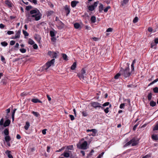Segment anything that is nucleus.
<instances>
[{
  "label": "nucleus",
  "instance_id": "obj_11",
  "mask_svg": "<svg viewBox=\"0 0 158 158\" xmlns=\"http://www.w3.org/2000/svg\"><path fill=\"white\" fill-rule=\"evenodd\" d=\"M30 12L31 15L40 13L39 11L37 9L31 10Z\"/></svg>",
  "mask_w": 158,
  "mask_h": 158
},
{
  "label": "nucleus",
  "instance_id": "obj_55",
  "mask_svg": "<svg viewBox=\"0 0 158 158\" xmlns=\"http://www.w3.org/2000/svg\"><path fill=\"white\" fill-rule=\"evenodd\" d=\"M110 104V103L109 102H106L105 103H104L102 105V106H107L109 105Z\"/></svg>",
  "mask_w": 158,
  "mask_h": 158
},
{
  "label": "nucleus",
  "instance_id": "obj_51",
  "mask_svg": "<svg viewBox=\"0 0 158 158\" xmlns=\"http://www.w3.org/2000/svg\"><path fill=\"white\" fill-rule=\"evenodd\" d=\"M153 130H158V123H157L153 128Z\"/></svg>",
  "mask_w": 158,
  "mask_h": 158
},
{
  "label": "nucleus",
  "instance_id": "obj_16",
  "mask_svg": "<svg viewBox=\"0 0 158 158\" xmlns=\"http://www.w3.org/2000/svg\"><path fill=\"white\" fill-rule=\"evenodd\" d=\"M21 33V30H18L16 33L15 35V38H19L20 37V35Z\"/></svg>",
  "mask_w": 158,
  "mask_h": 158
},
{
  "label": "nucleus",
  "instance_id": "obj_48",
  "mask_svg": "<svg viewBox=\"0 0 158 158\" xmlns=\"http://www.w3.org/2000/svg\"><path fill=\"white\" fill-rule=\"evenodd\" d=\"M158 81V78H157L156 80H154V81H153L150 84H149V86L151 85H152V84H154V83Z\"/></svg>",
  "mask_w": 158,
  "mask_h": 158
},
{
  "label": "nucleus",
  "instance_id": "obj_34",
  "mask_svg": "<svg viewBox=\"0 0 158 158\" xmlns=\"http://www.w3.org/2000/svg\"><path fill=\"white\" fill-rule=\"evenodd\" d=\"M32 113L37 117H38L40 115L39 114L36 112L33 111L32 112Z\"/></svg>",
  "mask_w": 158,
  "mask_h": 158
},
{
  "label": "nucleus",
  "instance_id": "obj_52",
  "mask_svg": "<svg viewBox=\"0 0 158 158\" xmlns=\"http://www.w3.org/2000/svg\"><path fill=\"white\" fill-rule=\"evenodd\" d=\"M153 91L155 93H158V88L157 87L153 89Z\"/></svg>",
  "mask_w": 158,
  "mask_h": 158
},
{
  "label": "nucleus",
  "instance_id": "obj_7",
  "mask_svg": "<svg viewBox=\"0 0 158 158\" xmlns=\"http://www.w3.org/2000/svg\"><path fill=\"white\" fill-rule=\"evenodd\" d=\"M5 4L7 5L9 7H12L13 6V4L11 1L9 0H6L5 2Z\"/></svg>",
  "mask_w": 158,
  "mask_h": 158
},
{
  "label": "nucleus",
  "instance_id": "obj_64",
  "mask_svg": "<svg viewBox=\"0 0 158 158\" xmlns=\"http://www.w3.org/2000/svg\"><path fill=\"white\" fill-rule=\"evenodd\" d=\"M15 43V41L14 40H12L10 42V44L11 45H14Z\"/></svg>",
  "mask_w": 158,
  "mask_h": 158
},
{
  "label": "nucleus",
  "instance_id": "obj_4",
  "mask_svg": "<svg viewBox=\"0 0 158 158\" xmlns=\"http://www.w3.org/2000/svg\"><path fill=\"white\" fill-rule=\"evenodd\" d=\"M41 15L40 13H38L32 15H31V17L35 18V21H38L39 20L41 17Z\"/></svg>",
  "mask_w": 158,
  "mask_h": 158
},
{
  "label": "nucleus",
  "instance_id": "obj_17",
  "mask_svg": "<svg viewBox=\"0 0 158 158\" xmlns=\"http://www.w3.org/2000/svg\"><path fill=\"white\" fill-rule=\"evenodd\" d=\"M31 14H30V13H28V14H26V16L27 18V20L29 21H31V20L30 17H31Z\"/></svg>",
  "mask_w": 158,
  "mask_h": 158
},
{
  "label": "nucleus",
  "instance_id": "obj_58",
  "mask_svg": "<svg viewBox=\"0 0 158 158\" xmlns=\"http://www.w3.org/2000/svg\"><path fill=\"white\" fill-rule=\"evenodd\" d=\"M110 8V6H108L107 7H106L104 9V11L105 12H107L108 9Z\"/></svg>",
  "mask_w": 158,
  "mask_h": 158
},
{
  "label": "nucleus",
  "instance_id": "obj_53",
  "mask_svg": "<svg viewBox=\"0 0 158 158\" xmlns=\"http://www.w3.org/2000/svg\"><path fill=\"white\" fill-rule=\"evenodd\" d=\"M4 120L3 118H2L0 121V125L2 126L3 125Z\"/></svg>",
  "mask_w": 158,
  "mask_h": 158
},
{
  "label": "nucleus",
  "instance_id": "obj_38",
  "mask_svg": "<svg viewBox=\"0 0 158 158\" xmlns=\"http://www.w3.org/2000/svg\"><path fill=\"white\" fill-rule=\"evenodd\" d=\"M121 73H118L114 77V78L116 79H118L119 77L121 76Z\"/></svg>",
  "mask_w": 158,
  "mask_h": 158
},
{
  "label": "nucleus",
  "instance_id": "obj_8",
  "mask_svg": "<svg viewBox=\"0 0 158 158\" xmlns=\"http://www.w3.org/2000/svg\"><path fill=\"white\" fill-rule=\"evenodd\" d=\"M131 140H133L132 142V146H136L138 143V140H136L135 138L132 139Z\"/></svg>",
  "mask_w": 158,
  "mask_h": 158
},
{
  "label": "nucleus",
  "instance_id": "obj_63",
  "mask_svg": "<svg viewBox=\"0 0 158 158\" xmlns=\"http://www.w3.org/2000/svg\"><path fill=\"white\" fill-rule=\"evenodd\" d=\"M51 40L53 42H55L56 40V39L55 37H52L51 38Z\"/></svg>",
  "mask_w": 158,
  "mask_h": 158
},
{
  "label": "nucleus",
  "instance_id": "obj_60",
  "mask_svg": "<svg viewBox=\"0 0 158 158\" xmlns=\"http://www.w3.org/2000/svg\"><path fill=\"white\" fill-rule=\"evenodd\" d=\"M69 117H70L71 120L72 121L74 119V116L73 115H69Z\"/></svg>",
  "mask_w": 158,
  "mask_h": 158
},
{
  "label": "nucleus",
  "instance_id": "obj_12",
  "mask_svg": "<svg viewBox=\"0 0 158 158\" xmlns=\"http://www.w3.org/2000/svg\"><path fill=\"white\" fill-rule=\"evenodd\" d=\"M10 121L9 119H7L5 121L3 126L4 127L8 126L10 124Z\"/></svg>",
  "mask_w": 158,
  "mask_h": 158
},
{
  "label": "nucleus",
  "instance_id": "obj_6",
  "mask_svg": "<svg viewBox=\"0 0 158 158\" xmlns=\"http://www.w3.org/2000/svg\"><path fill=\"white\" fill-rule=\"evenodd\" d=\"M87 142L86 141H84L81 145V148L82 149H87Z\"/></svg>",
  "mask_w": 158,
  "mask_h": 158
},
{
  "label": "nucleus",
  "instance_id": "obj_43",
  "mask_svg": "<svg viewBox=\"0 0 158 158\" xmlns=\"http://www.w3.org/2000/svg\"><path fill=\"white\" fill-rule=\"evenodd\" d=\"M138 20V18L137 17H135L133 19V22L134 23H137Z\"/></svg>",
  "mask_w": 158,
  "mask_h": 158
},
{
  "label": "nucleus",
  "instance_id": "obj_24",
  "mask_svg": "<svg viewBox=\"0 0 158 158\" xmlns=\"http://www.w3.org/2000/svg\"><path fill=\"white\" fill-rule=\"evenodd\" d=\"M61 155H63L64 157H68L70 156L69 153L67 152H64Z\"/></svg>",
  "mask_w": 158,
  "mask_h": 158
},
{
  "label": "nucleus",
  "instance_id": "obj_46",
  "mask_svg": "<svg viewBox=\"0 0 158 158\" xmlns=\"http://www.w3.org/2000/svg\"><path fill=\"white\" fill-rule=\"evenodd\" d=\"M99 1H97V2H95L94 3L93 5H92L93 6H94V8L96 7L97 6L98 4L99 3Z\"/></svg>",
  "mask_w": 158,
  "mask_h": 158
},
{
  "label": "nucleus",
  "instance_id": "obj_2",
  "mask_svg": "<svg viewBox=\"0 0 158 158\" xmlns=\"http://www.w3.org/2000/svg\"><path fill=\"white\" fill-rule=\"evenodd\" d=\"M91 106L93 107L95 109L98 108H101V109L103 110L104 108L102 106V104L97 102H92L90 103Z\"/></svg>",
  "mask_w": 158,
  "mask_h": 158
},
{
  "label": "nucleus",
  "instance_id": "obj_41",
  "mask_svg": "<svg viewBox=\"0 0 158 158\" xmlns=\"http://www.w3.org/2000/svg\"><path fill=\"white\" fill-rule=\"evenodd\" d=\"M66 148L68 150H73V145H69Z\"/></svg>",
  "mask_w": 158,
  "mask_h": 158
},
{
  "label": "nucleus",
  "instance_id": "obj_40",
  "mask_svg": "<svg viewBox=\"0 0 158 158\" xmlns=\"http://www.w3.org/2000/svg\"><path fill=\"white\" fill-rule=\"evenodd\" d=\"M62 57L63 59L66 60H68V59L67 58V56L66 54H62Z\"/></svg>",
  "mask_w": 158,
  "mask_h": 158
},
{
  "label": "nucleus",
  "instance_id": "obj_5",
  "mask_svg": "<svg viewBox=\"0 0 158 158\" xmlns=\"http://www.w3.org/2000/svg\"><path fill=\"white\" fill-rule=\"evenodd\" d=\"M55 61V59H53L51 60L48 61L45 64L47 65L49 68L51 66H54Z\"/></svg>",
  "mask_w": 158,
  "mask_h": 158
},
{
  "label": "nucleus",
  "instance_id": "obj_56",
  "mask_svg": "<svg viewBox=\"0 0 158 158\" xmlns=\"http://www.w3.org/2000/svg\"><path fill=\"white\" fill-rule=\"evenodd\" d=\"M20 51L22 53H24L26 51V49L24 48L20 49Z\"/></svg>",
  "mask_w": 158,
  "mask_h": 158
},
{
  "label": "nucleus",
  "instance_id": "obj_62",
  "mask_svg": "<svg viewBox=\"0 0 158 158\" xmlns=\"http://www.w3.org/2000/svg\"><path fill=\"white\" fill-rule=\"evenodd\" d=\"M33 48H34V49H37L38 48L37 45L36 44H34L33 46Z\"/></svg>",
  "mask_w": 158,
  "mask_h": 158
},
{
  "label": "nucleus",
  "instance_id": "obj_20",
  "mask_svg": "<svg viewBox=\"0 0 158 158\" xmlns=\"http://www.w3.org/2000/svg\"><path fill=\"white\" fill-rule=\"evenodd\" d=\"M30 126V123L28 122H26L25 125L24 127L25 129L27 130L28 129Z\"/></svg>",
  "mask_w": 158,
  "mask_h": 158
},
{
  "label": "nucleus",
  "instance_id": "obj_49",
  "mask_svg": "<svg viewBox=\"0 0 158 158\" xmlns=\"http://www.w3.org/2000/svg\"><path fill=\"white\" fill-rule=\"evenodd\" d=\"M158 81V78H157L156 80H154V81H153L150 84H149V86L151 85H152V84H154V83Z\"/></svg>",
  "mask_w": 158,
  "mask_h": 158
},
{
  "label": "nucleus",
  "instance_id": "obj_33",
  "mask_svg": "<svg viewBox=\"0 0 158 158\" xmlns=\"http://www.w3.org/2000/svg\"><path fill=\"white\" fill-rule=\"evenodd\" d=\"M50 34L51 37H53L55 36V33L53 31H50Z\"/></svg>",
  "mask_w": 158,
  "mask_h": 158
},
{
  "label": "nucleus",
  "instance_id": "obj_50",
  "mask_svg": "<svg viewBox=\"0 0 158 158\" xmlns=\"http://www.w3.org/2000/svg\"><path fill=\"white\" fill-rule=\"evenodd\" d=\"M158 81V78H157L156 80H154V81H153L150 84H149V86L151 85H152V84H154V83Z\"/></svg>",
  "mask_w": 158,
  "mask_h": 158
},
{
  "label": "nucleus",
  "instance_id": "obj_30",
  "mask_svg": "<svg viewBox=\"0 0 158 158\" xmlns=\"http://www.w3.org/2000/svg\"><path fill=\"white\" fill-rule=\"evenodd\" d=\"M152 137L153 140H156L158 139V136L156 135H152Z\"/></svg>",
  "mask_w": 158,
  "mask_h": 158
},
{
  "label": "nucleus",
  "instance_id": "obj_47",
  "mask_svg": "<svg viewBox=\"0 0 158 158\" xmlns=\"http://www.w3.org/2000/svg\"><path fill=\"white\" fill-rule=\"evenodd\" d=\"M32 8V6H27L26 7V9L27 11L31 9Z\"/></svg>",
  "mask_w": 158,
  "mask_h": 158
},
{
  "label": "nucleus",
  "instance_id": "obj_32",
  "mask_svg": "<svg viewBox=\"0 0 158 158\" xmlns=\"http://www.w3.org/2000/svg\"><path fill=\"white\" fill-rule=\"evenodd\" d=\"M88 8L89 10L91 11L94 10L95 9V8L94 7V6L92 5L89 6Z\"/></svg>",
  "mask_w": 158,
  "mask_h": 158
},
{
  "label": "nucleus",
  "instance_id": "obj_10",
  "mask_svg": "<svg viewBox=\"0 0 158 158\" xmlns=\"http://www.w3.org/2000/svg\"><path fill=\"white\" fill-rule=\"evenodd\" d=\"M87 132L89 131H92L93 132V133L92 135L93 136H95L96 135V134L97 132V130L95 129H92L91 130L88 129L86 130Z\"/></svg>",
  "mask_w": 158,
  "mask_h": 158
},
{
  "label": "nucleus",
  "instance_id": "obj_54",
  "mask_svg": "<svg viewBox=\"0 0 158 158\" xmlns=\"http://www.w3.org/2000/svg\"><path fill=\"white\" fill-rule=\"evenodd\" d=\"M109 107H106L105 109L104 110V111L105 113L107 114L109 112Z\"/></svg>",
  "mask_w": 158,
  "mask_h": 158
},
{
  "label": "nucleus",
  "instance_id": "obj_44",
  "mask_svg": "<svg viewBox=\"0 0 158 158\" xmlns=\"http://www.w3.org/2000/svg\"><path fill=\"white\" fill-rule=\"evenodd\" d=\"M82 115L84 117H86L88 116V114L86 111H83L82 112Z\"/></svg>",
  "mask_w": 158,
  "mask_h": 158
},
{
  "label": "nucleus",
  "instance_id": "obj_59",
  "mask_svg": "<svg viewBox=\"0 0 158 158\" xmlns=\"http://www.w3.org/2000/svg\"><path fill=\"white\" fill-rule=\"evenodd\" d=\"M7 34L9 35L13 34H14V32L12 31H9L7 32Z\"/></svg>",
  "mask_w": 158,
  "mask_h": 158
},
{
  "label": "nucleus",
  "instance_id": "obj_27",
  "mask_svg": "<svg viewBox=\"0 0 158 158\" xmlns=\"http://www.w3.org/2000/svg\"><path fill=\"white\" fill-rule=\"evenodd\" d=\"M3 133L6 136L8 135L9 134V130L6 128L5 129Z\"/></svg>",
  "mask_w": 158,
  "mask_h": 158
},
{
  "label": "nucleus",
  "instance_id": "obj_35",
  "mask_svg": "<svg viewBox=\"0 0 158 158\" xmlns=\"http://www.w3.org/2000/svg\"><path fill=\"white\" fill-rule=\"evenodd\" d=\"M53 13V11L51 10L48 11L47 13L48 17L52 15Z\"/></svg>",
  "mask_w": 158,
  "mask_h": 158
},
{
  "label": "nucleus",
  "instance_id": "obj_13",
  "mask_svg": "<svg viewBox=\"0 0 158 158\" xmlns=\"http://www.w3.org/2000/svg\"><path fill=\"white\" fill-rule=\"evenodd\" d=\"M64 9L66 11V15L68 16V15L70 12V9L67 5H66L64 7Z\"/></svg>",
  "mask_w": 158,
  "mask_h": 158
},
{
  "label": "nucleus",
  "instance_id": "obj_19",
  "mask_svg": "<svg viewBox=\"0 0 158 158\" xmlns=\"http://www.w3.org/2000/svg\"><path fill=\"white\" fill-rule=\"evenodd\" d=\"M78 2L76 1H73L71 2V5L73 7L76 6L77 4L78 3Z\"/></svg>",
  "mask_w": 158,
  "mask_h": 158
},
{
  "label": "nucleus",
  "instance_id": "obj_25",
  "mask_svg": "<svg viewBox=\"0 0 158 158\" xmlns=\"http://www.w3.org/2000/svg\"><path fill=\"white\" fill-rule=\"evenodd\" d=\"M150 106L152 107H154L156 105V103L155 102H154L153 101H152L150 102Z\"/></svg>",
  "mask_w": 158,
  "mask_h": 158
},
{
  "label": "nucleus",
  "instance_id": "obj_31",
  "mask_svg": "<svg viewBox=\"0 0 158 158\" xmlns=\"http://www.w3.org/2000/svg\"><path fill=\"white\" fill-rule=\"evenodd\" d=\"M74 26L76 29H78L80 27V25L78 23H77L74 24Z\"/></svg>",
  "mask_w": 158,
  "mask_h": 158
},
{
  "label": "nucleus",
  "instance_id": "obj_3",
  "mask_svg": "<svg viewBox=\"0 0 158 158\" xmlns=\"http://www.w3.org/2000/svg\"><path fill=\"white\" fill-rule=\"evenodd\" d=\"M48 54L51 58L53 59H54V58H56L57 56V53L53 51H49L48 52Z\"/></svg>",
  "mask_w": 158,
  "mask_h": 158
},
{
  "label": "nucleus",
  "instance_id": "obj_42",
  "mask_svg": "<svg viewBox=\"0 0 158 158\" xmlns=\"http://www.w3.org/2000/svg\"><path fill=\"white\" fill-rule=\"evenodd\" d=\"M1 45L4 47H6L8 45V43L6 41H4L1 43Z\"/></svg>",
  "mask_w": 158,
  "mask_h": 158
},
{
  "label": "nucleus",
  "instance_id": "obj_39",
  "mask_svg": "<svg viewBox=\"0 0 158 158\" xmlns=\"http://www.w3.org/2000/svg\"><path fill=\"white\" fill-rule=\"evenodd\" d=\"M129 0H123V1L121 2V4L123 6H124L126 3H127Z\"/></svg>",
  "mask_w": 158,
  "mask_h": 158
},
{
  "label": "nucleus",
  "instance_id": "obj_23",
  "mask_svg": "<svg viewBox=\"0 0 158 158\" xmlns=\"http://www.w3.org/2000/svg\"><path fill=\"white\" fill-rule=\"evenodd\" d=\"M77 64L76 62H74L73 63V65L71 66V69L72 70H74L76 67Z\"/></svg>",
  "mask_w": 158,
  "mask_h": 158
},
{
  "label": "nucleus",
  "instance_id": "obj_28",
  "mask_svg": "<svg viewBox=\"0 0 158 158\" xmlns=\"http://www.w3.org/2000/svg\"><path fill=\"white\" fill-rule=\"evenodd\" d=\"M100 6H99V11L100 12H102L103 10V6L101 4H100Z\"/></svg>",
  "mask_w": 158,
  "mask_h": 158
},
{
  "label": "nucleus",
  "instance_id": "obj_57",
  "mask_svg": "<svg viewBox=\"0 0 158 158\" xmlns=\"http://www.w3.org/2000/svg\"><path fill=\"white\" fill-rule=\"evenodd\" d=\"M10 153L11 151L9 150H7L5 152L6 154L8 156V155H10L11 154Z\"/></svg>",
  "mask_w": 158,
  "mask_h": 158
},
{
  "label": "nucleus",
  "instance_id": "obj_29",
  "mask_svg": "<svg viewBox=\"0 0 158 158\" xmlns=\"http://www.w3.org/2000/svg\"><path fill=\"white\" fill-rule=\"evenodd\" d=\"M5 139L6 142L10 141L11 140V138L9 135L6 136L5 137Z\"/></svg>",
  "mask_w": 158,
  "mask_h": 158
},
{
  "label": "nucleus",
  "instance_id": "obj_22",
  "mask_svg": "<svg viewBox=\"0 0 158 158\" xmlns=\"http://www.w3.org/2000/svg\"><path fill=\"white\" fill-rule=\"evenodd\" d=\"M49 67H48V66L45 64L42 67V68L41 70L42 71H44V70H47L48 68Z\"/></svg>",
  "mask_w": 158,
  "mask_h": 158
},
{
  "label": "nucleus",
  "instance_id": "obj_1",
  "mask_svg": "<svg viewBox=\"0 0 158 158\" xmlns=\"http://www.w3.org/2000/svg\"><path fill=\"white\" fill-rule=\"evenodd\" d=\"M120 72L121 75L126 78L129 77L131 75V73L129 72V68L127 67L125 69H123L120 71Z\"/></svg>",
  "mask_w": 158,
  "mask_h": 158
},
{
  "label": "nucleus",
  "instance_id": "obj_9",
  "mask_svg": "<svg viewBox=\"0 0 158 158\" xmlns=\"http://www.w3.org/2000/svg\"><path fill=\"white\" fill-rule=\"evenodd\" d=\"M59 26H58V28L60 30L63 29L64 26V24L61 21H60L58 23Z\"/></svg>",
  "mask_w": 158,
  "mask_h": 158
},
{
  "label": "nucleus",
  "instance_id": "obj_37",
  "mask_svg": "<svg viewBox=\"0 0 158 158\" xmlns=\"http://www.w3.org/2000/svg\"><path fill=\"white\" fill-rule=\"evenodd\" d=\"M133 140H131L127 143L124 146V147H126L127 146H128L131 144H132V142Z\"/></svg>",
  "mask_w": 158,
  "mask_h": 158
},
{
  "label": "nucleus",
  "instance_id": "obj_61",
  "mask_svg": "<svg viewBox=\"0 0 158 158\" xmlns=\"http://www.w3.org/2000/svg\"><path fill=\"white\" fill-rule=\"evenodd\" d=\"M125 106V104L124 103H122L120 104L119 108L120 109H123L124 108Z\"/></svg>",
  "mask_w": 158,
  "mask_h": 158
},
{
  "label": "nucleus",
  "instance_id": "obj_26",
  "mask_svg": "<svg viewBox=\"0 0 158 158\" xmlns=\"http://www.w3.org/2000/svg\"><path fill=\"white\" fill-rule=\"evenodd\" d=\"M28 43L29 44L32 45L34 44V42L33 40L30 38H29L28 39Z\"/></svg>",
  "mask_w": 158,
  "mask_h": 158
},
{
  "label": "nucleus",
  "instance_id": "obj_15",
  "mask_svg": "<svg viewBox=\"0 0 158 158\" xmlns=\"http://www.w3.org/2000/svg\"><path fill=\"white\" fill-rule=\"evenodd\" d=\"M35 39L39 43L40 42V40H41V37L40 35H36V36L34 37Z\"/></svg>",
  "mask_w": 158,
  "mask_h": 158
},
{
  "label": "nucleus",
  "instance_id": "obj_21",
  "mask_svg": "<svg viewBox=\"0 0 158 158\" xmlns=\"http://www.w3.org/2000/svg\"><path fill=\"white\" fill-rule=\"evenodd\" d=\"M90 20L91 21V22L93 23H95L96 21V17L94 16H91Z\"/></svg>",
  "mask_w": 158,
  "mask_h": 158
},
{
  "label": "nucleus",
  "instance_id": "obj_18",
  "mask_svg": "<svg viewBox=\"0 0 158 158\" xmlns=\"http://www.w3.org/2000/svg\"><path fill=\"white\" fill-rule=\"evenodd\" d=\"M77 76L78 77L80 80H84L85 75L78 73L77 74Z\"/></svg>",
  "mask_w": 158,
  "mask_h": 158
},
{
  "label": "nucleus",
  "instance_id": "obj_45",
  "mask_svg": "<svg viewBox=\"0 0 158 158\" xmlns=\"http://www.w3.org/2000/svg\"><path fill=\"white\" fill-rule=\"evenodd\" d=\"M23 34L25 36H28L29 34L27 31H24V30H23Z\"/></svg>",
  "mask_w": 158,
  "mask_h": 158
},
{
  "label": "nucleus",
  "instance_id": "obj_14",
  "mask_svg": "<svg viewBox=\"0 0 158 158\" xmlns=\"http://www.w3.org/2000/svg\"><path fill=\"white\" fill-rule=\"evenodd\" d=\"M31 101L35 103H36L37 102H39L40 103H42V102L39 99L37 98H34L32 99L31 100Z\"/></svg>",
  "mask_w": 158,
  "mask_h": 158
},
{
  "label": "nucleus",
  "instance_id": "obj_36",
  "mask_svg": "<svg viewBox=\"0 0 158 158\" xmlns=\"http://www.w3.org/2000/svg\"><path fill=\"white\" fill-rule=\"evenodd\" d=\"M85 73V70L84 68H83L81 70V72L80 73L85 76L86 75Z\"/></svg>",
  "mask_w": 158,
  "mask_h": 158
}]
</instances>
